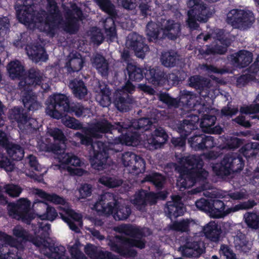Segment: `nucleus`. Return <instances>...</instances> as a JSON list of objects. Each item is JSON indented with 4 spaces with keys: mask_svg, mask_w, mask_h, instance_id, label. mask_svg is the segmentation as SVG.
I'll return each instance as SVG.
<instances>
[{
    "mask_svg": "<svg viewBox=\"0 0 259 259\" xmlns=\"http://www.w3.org/2000/svg\"><path fill=\"white\" fill-rule=\"evenodd\" d=\"M156 118L150 119L142 118L133 121L124 122L122 125L118 123L116 127L106 120H102L93 123L90 130L85 133V136L77 132L76 137L80 140L82 144L91 145L90 160L92 167L98 170L106 169L109 155L122 150V146H136L141 143L150 150L160 148L167 140V135L161 127L155 130L151 134L148 133L138 135L133 130H144L147 132L152 123L159 117L156 110Z\"/></svg>",
    "mask_w": 259,
    "mask_h": 259,
    "instance_id": "obj_1",
    "label": "nucleus"
},
{
    "mask_svg": "<svg viewBox=\"0 0 259 259\" xmlns=\"http://www.w3.org/2000/svg\"><path fill=\"white\" fill-rule=\"evenodd\" d=\"M179 165L175 166L176 170L180 173L177 185L180 190L189 188L194 184L198 183L203 185L201 189L193 190L192 194H196L201 191L208 190L203 192V195L210 198H223L226 196V193L221 190L211 189L208 184H205V180L208 176V172L202 168L203 162L199 156L189 155L188 156H179L176 155Z\"/></svg>",
    "mask_w": 259,
    "mask_h": 259,
    "instance_id": "obj_2",
    "label": "nucleus"
},
{
    "mask_svg": "<svg viewBox=\"0 0 259 259\" xmlns=\"http://www.w3.org/2000/svg\"><path fill=\"white\" fill-rule=\"evenodd\" d=\"M47 134L53 138L54 144H49L47 139L45 141L38 142L37 147L42 151L52 152L57 155L56 160L59 164H54V169H60L61 172L66 170L72 176H81L86 173L82 168H78L83 164L79 158L74 154L64 153L66 148V138L62 131L58 128H48Z\"/></svg>",
    "mask_w": 259,
    "mask_h": 259,
    "instance_id": "obj_3",
    "label": "nucleus"
},
{
    "mask_svg": "<svg viewBox=\"0 0 259 259\" xmlns=\"http://www.w3.org/2000/svg\"><path fill=\"white\" fill-rule=\"evenodd\" d=\"M47 13L34 16L31 5L17 8L18 19L30 29L37 28L53 37L62 27V18L55 0H47Z\"/></svg>",
    "mask_w": 259,
    "mask_h": 259,
    "instance_id": "obj_4",
    "label": "nucleus"
},
{
    "mask_svg": "<svg viewBox=\"0 0 259 259\" xmlns=\"http://www.w3.org/2000/svg\"><path fill=\"white\" fill-rule=\"evenodd\" d=\"M35 237L28 235V233L22 227L19 226H16L13 230V235L18 238L22 239L21 242L15 239L12 236L0 232V256L6 257L19 255L22 251L24 246L27 242H31L33 241H40V238L42 236L46 237L51 232V225L47 223L38 222L37 224H32Z\"/></svg>",
    "mask_w": 259,
    "mask_h": 259,
    "instance_id": "obj_5",
    "label": "nucleus"
},
{
    "mask_svg": "<svg viewBox=\"0 0 259 259\" xmlns=\"http://www.w3.org/2000/svg\"><path fill=\"white\" fill-rule=\"evenodd\" d=\"M114 230L118 233L124 234L131 238L116 236L108 238V245L111 250L125 256H135L137 252L133 247L140 249L145 247V241L143 238L151 234L148 228L130 224H123L114 227Z\"/></svg>",
    "mask_w": 259,
    "mask_h": 259,
    "instance_id": "obj_6",
    "label": "nucleus"
},
{
    "mask_svg": "<svg viewBox=\"0 0 259 259\" xmlns=\"http://www.w3.org/2000/svg\"><path fill=\"white\" fill-rule=\"evenodd\" d=\"M33 193L46 202L60 205L58 209L62 210V212H59L61 219L67 224L72 231L76 233L80 232V229L83 225L82 215L71 209L69 204L63 197L55 194L47 193L39 189H34Z\"/></svg>",
    "mask_w": 259,
    "mask_h": 259,
    "instance_id": "obj_7",
    "label": "nucleus"
},
{
    "mask_svg": "<svg viewBox=\"0 0 259 259\" xmlns=\"http://www.w3.org/2000/svg\"><path fill=\"white\" fill-rule=\"evenodd\" d=\"M50 234L46 237L40 238V241H33L34 244L39 252L46 258L48 259H68L66 255L65 248L62 245H52L48 239ZM81 243L78 240L70 243L68 245V250L72 259H88L80 250Z\"/></svg>",
    "mask_w": 259,
    "mask_h": 259,
    "instance_id": "obj_8",
    "label": "nucleus"
},
{
    "mask_svg": "<svg viewBox=\"0 0 259 259\" xmlns=\"http://www.w3.org/2000/svg\"><path fill=\"white\" fill-rule=\"evenodd\" d=\"M47 79L38 70L31 69L29 71L28 76L20 81L19 87L21 91L22 101L24 107L30 110H36L41 107V105L36 100V97L31 92L32 86L41 85L45 90L49 88L46 83Z\"/></svg>",
    "mask_w": 259,
    "mask_h": 259,
    "instance_id": "obj_9",
    "label": "nucleus"
},
{
    "mask_svg": "<svg viewBox=\"0 0 259 259\" xmlns=\"http://www.w3.org/2000/svg\"><path fill=\"white\" fill-rule=\"evenodd\" d=\"M90 207L100 214H112L114 219L118 221L127 219L131 213V208L122 199L115 200L112 194L110 193L101 195L98 201L90 205Z\"/></svg>",
    "mask_w": 259,
    "mask_h": 259,
    "instance_id": "obj_10",
    "label": "nucleus"
},
{
    "mask_svg": "<svg viewBox=\"0 0 259 259\" xmlns=\"http://www.w3.org/2000/svg\"><path fill=\"white\" fill-rule=\"evenodd\" d=\"M46 113L50 116L56 118H61L62 112H74L77 117L89 116L90 110L84 108L79 104L70 107L68 98L63 94H54L50 96L46 101Z\"/></svg>",
    "mask_w": 259,
    "mask_h": 259,
    "instance_id": "obj_11",
    "label": "nucleus"
},
{
    "mask_svg": "<svg viewBox=\"0 0 259 259\" xmlns=\"http://www.w3.org/2000/svg\"><path fill=\"white\" fill-rule=\"evenodd\" d=\"M159 25L151 22L148 23L146 35L150 41L156 42L158 39L167 37L169 39H175L180 33V24L173 20H163L161 31Z\"/></svg>",
    "mask_w": 259,
    "mask_h": 259,
    "instance_id": "obj_12",
    "label": "nucleus"
},
{
    "mask_svg": "<svg viewBox=\"0 0 259 259\" xmlns=\"http://www.w3.org/2000/svg\"><path fill=\"white\" fill-rule=\"evenodd\" d=\"M244 166L242 159L236 154L226 155L220 163L213 164L212 169L218 176L223 178L241 170Z\"/></svg>",
    "mask_w": 259,
    "mask_h": 259,
    "instance_id": "obj_13",
    "label": "nucleus"
},
{
    "mask_svg": "<svg viewBox=\"0 0 259 259\" xmlns=\"http://www.w3.org/2000/svg\"><path fill=\"white\" fill-rule=\"evenodd\" d=\"M187 5L190 9L188 12L187 24L191 29H196L198 26L197 21L205 22L211 15L199 0H188Z\"/></svg>",
    "mask_w": 259,
    "mask_h": 259,
    "instance_id": "obj_14",
    "label": "nucleus"
},
{
    "mask_svg": "<svg viewBox=\"0 0 259 259\" xmlns=\"http://www.w3.org/2000/svg\"><path fill=\"white\" fill-rule=\"evenodd\" d=\"M254 201H248L231 207H226L224 203L220 200H213L211 202L210 209H209V215L213 218H223L228 214L237 211L241 209L252 208L254 205Z\"/></svg>",
    "mask_w": 259,
    "mask_h": 259,
    "instance_id": "obj_15",
    "label": "nucleus"
},
{
    "mask_svg": "<svg viewBox=\"0 0 259 259\" xmlns=\"http://www.w3.org/2000/svg\"><path fill=\"white\" fill-rule=\"evenodd\" d=\"M30 205V201L24 198L19 199L16 203H9L8 205L9 215L16 220L29 224L35 218L33 214L29 213Z\"/></svg>",
    "mask_w": 259,
    "mask_h": 259,
    "instance_id": "obj_16",
    "label": "nucleus"
},
{
    "mask_svg": "<svg viewBox=\"0 0 259 259\" xmlns=\"http://www.w3.org/2000/svg\"><path fill=\"white\" fill-rule=\"evenodd\" d=\"M99 6L100 9L109 15L111 17H109L103 22L107 38L113 41L117 37L116 31L115 27V17L116 12L114 6L109 0H94Z\"/></svg>",
    "mask_w": 259,
    "mask_h": 259,
    "instance_id": "obj_17",
    "label": "nucleus"
},
{
    "mask_svg": "<svg viewBox=\"0 0 259 259\" xmlns=\"http://www.w3.org/2000/svg\"><path fill=\"white\" fill-rule=\"evenodd\" d=\"M226 21L234 28L244 29L253 23L254 17L250 11L233 9L227 14Z\"/></svg>",
    "mask_w": 259,
    "mask_h": 259,
    "instance_id": "obj_18",
    "label": "nucleus"
},
{
    "mask_svg": "<svg viewBox=\"0 0 259 259\" xmlns=\"http://www.w3.org/2000/svg\"><path fill=\"white\" fill-rule=\"evenodd\" d=\"M199 117L195 115H191L183 120L177 127L181 137L172 138L171 141L175 147H183L185 145L186 138L191 132L197 128Z\"/></svg>",
    "mask_w": 259,
    "mask_h": 259,
    "instance_id": "obj_19",
    "label": "nucleus"
},
{
    "mask_svg": "<svg viewBox=\"0 0 259 259\" xmlns=\"http://www.w3.org/2000/svg\"><path fill=\"white\" fill-rule=\"evenodd\" d=\"M135 91V87L129 81L121 89L114 93V103L117 109L120 111H127L130 109L132 100L127 95Z\"/></svg>",
    "mask_w": 259,
    "mask_h": 259,
    "instance_id": "obj_20",
    "label": "nucleus"
},
{
    "mask_svg": "<svg viewBox=\"0 0 259 259\" xmlns=\"http://www.w3.org/2000/svg\"><path fill=\"white\" fill-rule=\"evenodd\" d=\"M166 195L167 194L165 193H162L161 195V193L156 194L154 193H148L144 190H140L135 194L133 198L131 199V201L137 209L142 210L148 203L151 205L155 204L158 197L164 199Z\"/></svg>",
    "mask_w": 259,
    "mask_h": 259,
    "instance_id": "obj_21",
    "label": "nucleus"
},
{
    "mask_svg": "<svg viewBox=\"0 0 259 259\" xmlns=\"http://www.w3.org/2000/svg\"><path fill=\"white\" fill-rule=\"evenodd\" d=\"M205 248L203 242L190 237L186 239L185 244L179 247V251L183 256L197 258L205 251Z\"/></svg>",
    "mask_w": 259,
    "mask_h": 259,
    "instance_id": "obj_22",
    "label": "nucleus"
},
{
    "mask_svg": "<svg viewBox=\"0 0 259 259\" xmlns=\"http://www.w3.org/2000/svg\"><path fill=\"white\" fill-rule=\"evenodd\" d=\"M67 22L63 26L64 31L75 33L79 28V20H82V12L75 4H70V9L66 10Z\"/></svg>",
    "mask_w": 259,
    "mask_h": 259,
    "instance_id": "obj_23",
    "label": "nucleus"
},
{
    "mask_svg": "<svg viewBox=\"0 0 259 259\" xmlns=\"http://www.w3.org/2000/svg\"><path fill=\"white\" fill-rule=\"evenodd\" d=\"M146 79L154 85H163L173 83L177 80V76L174 73L165 74L158 68H151L145 73Z\"/></svg>",
    "mask_w": 259,
    "mask_h": 259,
    "instance_id": "obj_24",
    "label": "nucleus"
},
{
    "mask_svg": "<svg viewBox=\"0 0 259 259\" xmlns=\"http://www.w3.org/2000/svg\"><path fill=\"white\" fill-rule=\"evenodd\" d=\"M5 148L8 154L14 160H21L24 156V150L19 145L11 142L10 137L0 130V148Z\"/></svg>",
    "mask_w": 259,
    "mask_h": 259,
    "instance_id": "obj_25",
    "label": "nucleus"
},
{
    "mask_svg": "<svg viewBox=\"0 0 259 259\" xmlns=\"http://www.w3.org/2000/svg\"><path fill=\"white\" fill-rule=\"evenodd\" d=\"M223 35L226 36V35H224V32L223 30L220 29H216L214 30V32L211 34V36L210 35H207L205 36H204V41H206L208 39L212 37L213 38H215L217 40V42H216L217 46L219 45V44H221L223 45L218 47L214 46V47H211V48L209 47L206 50L205 53L207 55L214 54H224L227 51V47L230 45V42L228 39H224V36H223Z\"/></svg>",
    "mask_w": 259,
    "mask_h": 259,
    "instance_id": "obj_26",
    "label": "nucleus"
},
{
    "mask_svg": "<svg viewBox=\"0 0 259 259\" xmlns=\"http://www.w3.org/2000/svg\"><path fill=\"white\" fill-rule=\"evenodd\" d=\"M144 39L142 36L136 33H131L127 37L126 45L133 49L136 56L143 58L145 53L149 51V47L144 44Z\"/></svg>",
    "mask_w": 259,
    "mask_h": 259,
    "instance_id": "obj_27",
    "label": "nucleus"
},
{
    "mask_svg": "<svg viewBox=\"0 0 259 259\" xmlns=\"http://www.w3.org/2000/svg\"><path fill=\"white\" fill-rule=\"evenodd\" d=\"M33 207L36 208L38 211H39V208L46 209V211L45 213L36 215V220L37 221L36 224H38V222L40 223L39 220H47L53 222L58 217V213L55 208L49 205L48 203L44 201L35 199L33 202ZM42 223L44 224L46 223V222ZM47 223L48 224V223Z\"/></svg>",
    "mask_w": 259,
    "mask_h": 259,
    "instance_id": "obj_28",
    "label": "nucleus"
},
{
    "mask_svg": "<svg viewBox=\"0 0 259 259\" xmlns=\"http://www.w3.org/2000/svg\"><path fill=\"white\" fill-rule=\"evenodd\" d=\"M171 198L172 201L168 202L165 208V212L171 219L183 215L186 210L179 196H172Z\"/></svg>",
    "mask_w": 259,
    "mask_h": 259,
    "instance_id": "obj_29",
    "label": "nucleus"
},
{
    "mask_svg": "<svg viewBox=\"0 0 259 259\" xmlns=\"http://www.w3.org/2000/svg\"><path fill=\"white\" fill-rule=\"evenodd\" d=\"M211 78L213 80L210 81L199 76H193L189 78V83L190 86L198 90H207L212 86V90L219 91V80L212 76Z\"/></svg>",
    "mask_w": 259,
    "mask_h": 259,
    "instance_id": "obj_30",
    "label": "nucleus"
},
{
    "mask_svg": "<svg viewBox=\"0 0 259 259\" xmlns=\"http://www.w3.org/2000/svg\"><path fill=\"white\" fill-rule=\"evenodd\" d=\"M199 97L196 96L195 95L191 94L190 92H185V94L181 96L180 99V102L186 104L185 108L188 110H197L199 113L203 111L205 106L204 102H198V99Z\"/></svg>",
    "mask_w": 259,
    "mask_h": 259,
    "instance_id": "obj_31",
    "label": "nucleus"
},
{
    "mask_svg": "<svg viewBox=\"0 0 259 259\" xmlns=\"http://www.w3.org/2000/svg\"><path fill=\"white\" fill-rule=\"evenodd\" d=\"M229 59L234 67L243 68L248 65L251 62L252 54L248 51L241 50L231 55Z\"/></svg>",
    "mask_w": 259,
    "mask_h": 259,
    "instance_id": "obj_32",
    "label": "nucleus"
},
{
    "mask_svg": "<svg viewBox=\"0 0 259 259\" xmlns=\"http://www.w3.org/2000/svg\"><path fill=\"white\" fill-rule=\"evenodd\" d=\"M202 233L210 240L217 242L220 237L221 227L214 221H210L201 228Z\"/></svg>",
    "mask_w": 259,
    "mask_h": 259,
    "instance_id": "obj_33",
    "label": "nucleus"
},
{
    "mask_svg": "<svg viewBox=\"0 0 259 259\" xmlns=\"http://www.w3.org/2000/svg\"><path fill=\"white\" fill-rule=\"evenodd\" d=\"M85 254L91 259H112L114 256L108 251H103L98 247L88 244L84 246Z\"/></svg>",
    "mask_w": 259,
    "mask_h": 259,
    "instance_id": "obj_34",
    "label": "nucleus"
},
{
    "mask_svg": "<svg viewBox=\"0 0 259 259\" xmlns=\"http://www.w3.org/2000/svg\"><path fill=\"white\" fill-rule=\"evenodd\" d=\"M95 91L97 93L96 101L101 106L104 107H108L111 103L109 97L110 92L109 89L104 83L98 82V87L95 88Z\"/></svg>",
    "mask_w": 259,
    "mask_h": 259,
    "instance_id": "obj_35",
    "label": "nucleus"
},
{
    "mask_svg": "<svg viewBox=\"0 0 259 259\" xmlns=\"http://www.w3.org/2000/svg\"><path fill=\"white\" fill-rule=\"evenodd\" d=\"M26 50L29 58L35 62L46 61L48 59L47 54L40 46L28 45L26 47Z\"/></svg>",
    "mask_w": 259,
    "mask_h": 259,
    "instance_id": "obj_36",
    "label": "nucleus"
},
{
    "mask_svg": "<svg viewBox=\"0 0 259 259\" xmlns=\"http://www.w3.org/2000/svg\"><path fill=\"white\" fill-rule=\"evenodd\" d=\"M65 68L69 72L79 71L83 66L84 60L80 54L71 53L68 56Z\"/></svg>",
    "mask_w": 259,
    "mask_h": 259,
    "instance_id": "obj_37",
    "label": "nucleus"
},
{
    "mask_svg": "<svg viewBox=\"0 0 259 259\" xmlns=\"http://www.w3.org/2000/svg\"><path fill=\"white\" fill-rule=\"evenodd\" d=\"M216 121L214 116L205 115L201 119L200 126L204 132L221 134L222 129L220 126L213 127Z\"/></svg>",
    "mask_w": 259,
    "mask_h": 259,
    "instance_id": "obj_38",
    "label": "nucleus"
},
{
    "mask_svg": "<svg viewBox=\"0 0 259 259\" xmlns=\"http://www.w3.org/2000/svg\"><path fill=\"white\" fill-rule=\"evenodd\" d=\"M69 86L74 95L78 99H82L87 95L88 90L82 80L77 79L71 80Z\"/></svg>",
    "mask_w": 259,
    "mask_h": 259,
    "instance_id": "obj_39",
    "label": "nucleus"
},
{
    "mask_svg": "<svg viewBox=\"0 0 259 259\" xmlns=\"http://www.w3.org/2000/svg\"><path fill=\"white\" fill-rule=\"evenodd\" d=\"M7 69L10 77L13 79L20 77L24 71L23 65L18 60L9 63Z\"/></svg>",
    "mask_w": 259,
    "mask_h": 259,
    "instance_id": "obj_40",
    "label": "nucleus"
},
{
    "mask_svg": "<svg viewBox=\"0 0 259 259\" xmlns=\"http://www.w3.org/2000/svg\"><path fill=\"white\" fill-rule=\"evenodd\" d=\"M92 64L102 76L107 75L108 72V63L102 56L99 54L96 55L92 60Z\"/></svg>",
    "mask_w": 259,
    "mask_h": 259,
    "instance_id": "obj_41",
    "label": "nucleus"
},
{
    "mask_svg": "<svg viewBox=\"0 0 259 259\" xmlns=\"http://www.w3.org/2000/svg\"><path fill=\"white\" fill-rule=\"evenodd\" d=\"M149 67L152 68L151 67H148L145 69L146 71H144L145 74ZM126 70L128 72L129 78L132 80L139 81L143 78V71L132 63H127Z\"/></svg>",
    "mask_w": 259,
    "mask_h": 259,
    "instance_id": "obj_42",
    "label": "nucleus"
},
{
    "mask_svg": "<svg viewBox=\"0 0 259 259\" xmlns=\"http://www.w3.org/2000/svg\"><path fill=\"white\" fill-rule=\"evenodd\" d=\"M145 161L144 160L139 156H136L135 158L134 163L131 164L128 168L127 171L129 173L135 175H138L142 174L145 171Z\"/></svg>",
    "mask_w": 259,
    "mask_h": 259,
    "instance_id": "obj_43",
    "label": "nucleus"
},
{
    "mask_svg": "<svg viewBox=\"0 0 259 259\" xmlns=\"http://www.w3.org/2000/svg\"><path fill=\"white\" fill-rule=\"evenodd\" d=\"M152 182L158 189L161 188L165 182V178L161 174L157 172H151L145 177L142 182Z\"/></svg>",
    "mask_w": 259,
    "mask_h": 259,
    "instance_id": "obj_44",
    "label": "nucleus"
},
{
    "mask_svg": "<svg viewBox=\"0 0 259 259\" xmlns=\"http://www.w3.org/2000/svg\"><path fill=\"white\" fill-rule=\"evenodd\" d=\"M194 225H196V224L193 220L186 219L173 223L170 225V228L177 231L187 232L191 226Z\"/></svg>",
    "mask_w": 259,
    "mask_h": 259,
    "instance_id": "obj_45",
    "label": "nucleus"
},
{
    "mask_svg": "<svg viewBox=\"0 0 259 259\" xmlns=\"http://www.w3.org/2000/svg\"><path fill=\"white\" fill-rule=\"evenodd\" d=\"M178 56L175 52H164L162 54L161 61L165 67H173L177 64L178 61Z\"/></svg>",
    "mask_w": 259,
    "mask_h": 259,
    "instance_id": "obj_46",
    "label": "nucleus"
},
{
    "mask_svg": "<svg viewBox=\"0 0 259 259\" xmlns=\"http://www.w3.org/2000/svg\"><path fill=\"white\" fill-rule=\"evenodd\" d=\"M220 140L223 143V144L220 145L222 149H234L237 148L241 144L240 139L228 136L221 137Z\"/></svg>",
    "mask_w": 259,
    "mask_h": 259,
    "instance_id": "obj_47",
    "label": "nucleus"
},
{
    "mask_svg": "<svg viewBox=\"0 0 259 259\" xmlns=\"http://www.w3.org/2000/svg\"><path fill=\"white\" fill-rule=\"evenodd\" d=\"M257 149L259 150V143L255 142L246 144L241 150L243 155L248 158L256 156L257 154Z\"/></svg>",
    "mask_w": 259,
    "mask_h": 259,
    "instance_id": "obj_48",
    "label": "nucleus"
},
{
    "mask_svg": "<svg viewBox=\"0 0 259 259\" xmlns=\"http://www.w3.org/2000/svg\"><path fill=\"white\" fill-rule=\"evenodd\" d=\"M99 182L109 188H114L120 186L122 182L120 179L112 178L107 176H103L99 180Z\"/></svg>",
    "mask_w": 259,
    "mask_h": 259,
    "instance_id": "obj_49",
    "label": "nucleus"
},
{
    "mask_svg": "<svg viewBox=\"0 0 259 259\" xmlns=\"http://www.w3.org/2000/svg\"><path fill=\"white\" fill-rule=\"evenodd\" d=\"M245 223L250 228L257 229L259 228V215L254 213H246L244 215Z\"/></svg>",
    "mask_w": 259,
    "mask_h": 259,
    "instance_id": "obj_50",
    "label": "nucleus"
},
{
    "mask_svg": "<svg viewBox=\"0 0 259 259\" xmlns=\"http://www.w3.org/2000/svg\"><path fill=\"white\" fill-rule=\"evenodd\" d=\"M204 135H195L188 140L191 147L195 151L203 149Z\"/></svg>",
    "mask_w": 259,
    "mask_h": 259,
    "instance_id": "obj_51",
    "label": "nucleus"
},
{
    "mask_svg": "<svg viewBox=\"0 0 259 259\" xmlns=\"http://www.w3.org/2000/svg\"><path fill=\"white\" fill-rule=\"evenodd\" d=\"M61 118L63 124L69 128L79 130L82 127L78 121L73 117L65 116Z\"/></svg>",
    "mask_w": 259,
    "mask_h": 259,
    "instance_id": "obj_52",
    "label": "nucleus"
},
{
    "mask_svg": "<svg viewBox=\"0 0 259 259\" xmlns=\"http://www.w3.org/2000/svg\"><path fill=\"white\" fill-rule=\"evenodd\" d=\"M89 35L92 41L95 44L99 45L103 41V35L101 33V30L97 27H93L91 29L89 32Z\"/></svg>",
    "mask_w": 259,
    "mask_h": 259,
    "instance_id": "obj_53",
    "label": "nucleus"
},
{
    "mask_svg": "<svg viewBox=\"0 0 259 259\" xmlns=\"http://www.w3.org/2000/svg\"><path fill=\"white\" fill-rule=\"evenodd\" d=\"M22 110L19 107H14L10 112V118L11 119H15L18 124L20 128H22V124L23 123L22 116L24 115L22 113Z\"/></svg>",
    "mask_w": 259,
    "mask_h": 259,
    "instance_id": "obj_54",
    "label": "nucleus"
},
{
    "mask_svg": "<svg viewBox=\"0 0 259 259\" xmlns=\"http://www.w3.org/2000/svg\"><path fill=\"white\" fill-rule=\"evenodd\" d=\"M22 118L23 120V123L22 124V128H20V130H28L29 128L36 130L38 128L39 124L35 119L29 118L27 119V117L25 115H23Z\"/></svg>",
    "mask_w": 259,
    "mask_h": 259,
    "instance_id": "obj_55",
    "label": "nucleus"
},
{
    "mask_svg": "<svg viewBox=\"0 0 259 259\" xmlns=\"http://www.w3.org/2000/svg\"><path fill=\"white\" fill-rule=\"evenodd\" d=\"M136 155L131 152H125L122 154L121 161L127 170L131 164L134 163L135 158H136Z\"/></svg>",
    "mask_w": 259,
    "mask_h": 259,
    "instance_id": "obj_56",
    "label": "nucleus"
},
{
    "mask_svg": "<svg viewBox=\"0 0 259 259\" xmlns=\"http://www.w3.org/2000/svg\"><path fill=\"white\" fill-rule=\"evenodd\" d=\"M5 190L6 193L11 197H16L22 192V188L18 185L8 184L5 186Z\"/></svg>",
    "mask_w": 259,
    "mask_h": 259,
    "instance_id": "obj_57",
    "label": "nucleus"
},
{
    "mask_svg": "<svg viewBox=\"0 0 259 259\" xmlns=\"http://www.w3.org/2000/svg\"><path fill=\"white\" fill-rule=\"evenodd\" d=\"M0 167L7 171H12L14 168V164L4 154L0 153Z\"/></svg>",
    "mask_w": 259,
    "mask_h": 259,
    "instance_id": "obj_58",
    "label": "nucleus"
},
{
    "mask_svg": "<svg viewBox=\"0 0 259 259\" xmlns=\"http://www.w3.org/2000/svg\"><path fill=\"white\" fill-rule=\"evenodd\" d=\"M159 100L163 103L166 104L168 106L177 107L179 106V103L176 99L170 98L168 94L166 93H160L159 95Z\"/></svg>",
    "mask_w": 259,
    "mask_h": 259,
    "instance_id": "obj_59",
    "label": "nucleus"
},
{
    "mask_svg": "<svg viewBox=\"0 0 259 259\" xmlns=\"http://www.w3.org/2000/svg\"><path fill=\"white\" fill-rule=\"evenodd\" d=\"M211 202L204 198H201L195 202L196 206L199 210L208 213Z\"/></svg>",
    "mask_w": 259,
    "mask_h": 259,
    "instance_id": "obj_60",
    "label": "nucleus"
},
{
    "mask_svg": "<svg viewBox=\"0 0 259 259\" xmlns=\"http://www.w3.org/2000/svg\"><path fill=\"white\" fill-rule=\"evenodd\" d=\"M92 187L89 184H83L79 189L80 198H84L91 195Z\"/></svg>",
    "mask_w": 259,
    "mask_h": 259,
    "instance_id": "obj_61",
    "label": "nucleus"
},
{
    "mask_svg": "<svg viewBox=\"0 0 259 259\" xmlns=\"http://www.w3.org/2000/svg\"><path fill=\"white\" fill-rule=\"evenodd\" d=\"M240 112L245 114H253L259 112V104H252L250 106L242 107Z\"/></svg>",
    "mask_w": 259,
    "mask_h": 259,
    "instance_id": "obj_62",
    "label": "nucleus"
},
{
    "mask_svg": "<svg viewBox=\"0 0 259 259\" xmlns=\"http://www.w3.org/2000/svg\"><path fill=\"white\" fill-rule=\"evenodd\" d=\"M9 27V21L7 17L0 18V36L7 33Z\"/></svg>",
    "mask_w": 259,
    "mask_h": 259,
    "instance_id": "obj_63",
    "label": "nucleus"
},
{
    "mask_svg": "<svg viewBox=\"0 0 259 259\" xmlns=\"http://www.w3.org/2000/svg\"><path fill=\"white\" fill-rule=\"evenodd\" d=\"M220 253L226 257V259L230 258L235 256V253L231 248L226 245H222L220 249Z\"/></svg>",
    "mask_w": 259,
    "mask_h": 259,
    "instance_id": "obj_64",
    "label": "nucleus"
}]
</instances>
